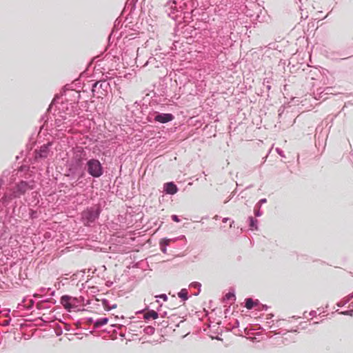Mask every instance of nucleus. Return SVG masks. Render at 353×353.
Returning <instances> with one entry per match:
<instances>
[{
  "label": "nucleus",
  "instance_id": "nucleus-6",
  "mask_svg": "<svg viewBox=\"0 0 353 353\" xmlns=\"http://www.w3.org/2000/svg\"><path fill=\"white\" fill-rule=\"evenodd\" d=\"M158 317H159V314L154 310H150L144 314V319L146 320H149L150 319H156Z\"/></svg>",
  "mask_w": 353,
  "mask_h": 353
},
{
  "label": "nucleus",
  "instance_id": "nucleus-10",
  "mask_svg": "<svg viewBox=\"0 0 353 353\" xmlns=\"http://www.w3.org/2000/svg\"><path fill=\"white\" fill-rule=\"evenodd\" d=\"M172 239H162L161 241H160V243L159 244L160 245H164L165 247H166L167 245H168L170 242L172 241Z\"/></svg>",
  "mask_w": 353,
  "mask_h": 353
},
{
  "label": "nucleus",
  "instance_id": "nucleus-3",
  "mask_svg": "<svg viewBox=\"0 0 353 353\" xmlns=\"http://www.w3.org/2000/svg\"><path fill=\"white\" fill-rule=\"evenodd\" d=\"M76 300L75 298H73L68 295L62 296L60 300L61 303L66 309L68 311H70L73 307L72 302Z\"/></svg>",
  "mask_w": 353,
  "mask_h": 353
},
{
  "label": "nucleus",
  "instance_id": "nucleus-8",
  "mask_svg": "<svg viewBox=\"0 0 353 353\" xmlns=\"http://www.w3.org/2000/svg\"><path fill=\"white\" fill-rule=\"evenodd\" d=\"M178 296L183 300L188 299V291L185 289H182L179 293Z\"/></svg>",
  "mask_w": 353,
  "mask_h": 353
},
{
  "label": "nucleus",
  "instance_id": "nucleus-12",
  "mask_svg": "<svg viewBox=\"0 0 353 353\" xmlns=\"http://www.w3.org/2000/svg\"><path fill=\"white\" fill-rule=\"evenodd\" d=\"M250 226H251L252 228H254V222H255V221H254V220L253 217H250Z\"/></svg>",
  "mask_w": 353,
  "mask_h": 353
},
{
  "label": "nucleus",
  "instance_id": "nucleus-9",
  "mask_svg": "<svg viewBox=\"0 0 353 353\" xmlns=\"http://www.w3.org/2000/svg\"><path fill=\"white\" fill-rule=\"evenodd\" d=\"M254 305V303L252 299H247L245 300V307L248 310L252 309Z\"/></svg>",
  "mask_w": 353,
  "mask_h": 353
},
{
  "label": "nucleus",
  "instance_id": "nucleus-1",
  "mask_svg": "<svg viewBox=\"0 0 353 353\" xmlns=\"http://www.w3.org/2000/svg\"><path fill=\"white\" fill-rule=\"evenodd\" d=\"M88 172L94 177H99L103 174V168L99 161L90 159L87 163Z\"/></svg>",
  "mask_w": 353,
  "mask_h": 353
},
{
  "label": "nucleus",
  "instance_id": "nucleus-15",
  "mask_svg": "<svg viewBox=\"0 0 353 353\" xmlns=\"http://www.w3.org/2000/svg\"><path fill=\"white\" fill-rule=\"evenodd\" d=\"M159 297L163 299L164 301H167L168 299V297L165 294H161Z\"/></svg>",
  "mask_w": 353,
  "mask_h": 353
},
{
  "label": "nucleus",
  "instance_id": "nucleus-13",
  "mask_svg": "<svg viewBox=\"0 0 353 353\" xmlns=\"http://www.w3.org/2000/svg\"><path fill=\"white\" fill-rule=\"evenodd\" d=\"M160 247H161V250L163 253H166L167 252V250H166V247H165L164 245H160Z\"/></svg>",
  "mask_w": 353,
  "mask_h": 353
},
{
  "label": "nucleus",
  "instance_id": "nucleus-2",
  "mask_svg": "<svg viewBox=\"0 0 353 353\" xmlns=\"http://www.w3.org/2000/svg\"><path fill=\"white\" fill-rule=\"evenodd\" d=\"M99 212L97 208H91L83 212L82 219L85 225L93 223L99 216Z\"/></svg>",
  "mask_w": 353,
  "mask_h": 353
},
{
  "label": "nucleus",
  "instance_id": "nucleus-7",
  "mask_svg": "<svg viewBox=\"0 0 353 353\" xmlns=\"http://www.w3.org/2000/svg\"><path fill=\"white\" fill-rule=\"evenodd\" d=\"M108 322V319L107 318H102L97 320L94 324L95 327H100L104 325H106Z\"/></svg>",
  "mask_w": 353,
  "mask_h": 353
},
{
  "label": "nucleus",
  "instance_id": "nucleus-14",
  "mask_svg": "<svg viewBox=\"0 0 353 353\" xmlns=\"http://www.w3.org/2000/svg\"><path fill=\"white\" fill-rule=\"evenodd\" d=\"M225 296L228 299H230V298L234 297V294L232 293H228L225 295Z\"/></svg>",
  "mask_w": 353,
  "mask_h": 353
},
{
  "label": "nucleus",
  "instance_id": "nucleus-11",
  "mask_svg": "<svg viewBox=\"0 0 353 353\" xmlns=\"http://www.w3.org/2000/svg\"><path fill=\"white\" fill-rule=\"evenodd\" d=\"M172 219L174 221V222H179L180 220L178 218V216L176 215H172Z\"/></svg>",
  "mask_w": 353,
  "mask_h": 353
},
{
  "label": "nucleus",
  "instance_id": "nucleus-4",
  "mask_svg": "<svg viewBox=\"0 0 353 353\" xmlns=\"http://www.w3.org/2000/svg\"><path fill=\"white\" fill-rule=\"evenodd\" d=\"M174 117L171 114H159L155 117V120L160 123H167L172 121Z\"/></svg>",
  "mask_w": 353,
  "mask_h": 353
},
{
  "label": "nucleus",
  "instance_id": "nucleus-5",
  "mask_svg": "<svg viewBox=\"0 0 353 353\" xmlns=\"http://www.w3.org/2000/svg\"><path fill=\"white\" fill-rule=\"evenodd\" d=\"M164 190L167 194H174L177 192L178 188L174 183L169 182L164 184Z\"/></svg>",
  "mask_w": 353,
  "mask_h": 353
}]
</instances>
